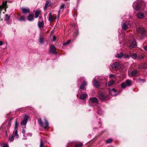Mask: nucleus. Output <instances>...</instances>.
Instances as JSON below:
<instances>
[{"label": "nucleus", "instance_id": "nucleus-1", "mask_svg": "<svg viewBox=\"0 0 147 147\" xmlns=\"http://www.w3.org/2000/svg\"><path fill=\"white\" fill-rule=\"evenodd\" d=\"M145 3L142 1H138L133 4L134 9L136 10L140 11L143 9L145 7Z\"/></svg>", "mask_w": 147, "mask_h": 147}, {"label": "nucleus", "instance_id": "nucleus-2", "mask_svg": "<svg viewBox=\"0 0 147 147\" xmlns=\"http://www.w3.org/2000/svg\"><path fill=\"white\" fill-rule=\"evenodd\" d=\"M99 97L102 101H104L107 100L109 98L107 94L106 93L100 92L98 93Z\"/></svg>", "mask_w": 147, "mask_h": 147}, {"label": "nucleus", "instance_id": "nucleus-3", "mask_svg": "<svg viewBox=\"0 0 147 147\" xmlns=\"http://www.w3.org/2000/svg\"><path fill=\"white\" fill-rule=\"evenodd\" d=\"M45 122L44 124H43L41 118L38 119V121L41 127H43L45 129H47L49 127V123L46 119H45Z\"/></svg>", "mask_w": 147, "mask_h": 147}, {"label": "nucleus", "instance_id": "nucleus-4", "mask_svg": "<svg viewBox=\"0 0 147 147\" xmlns=\"http://www.w3.org/2000/svg\"><path fill=\"white\" fill-rule=\"evenodd\" d=\"M136 31L138 33L141 34L143 38L146 36V30L143 27H140L136 29Z\"/></svg>", "mask_w": 147, "mask_h": 147}, {"label": "nucleus", "instance_id": "nucleus-5", "mask_svg": "<svg viewBox=\"0 0 147 147\" xmlns=\"http://www.w3.org/2000/svg\"><path fill=\"white\" fill-rule=\"evenodd\" d=\"M131 85V81L129 80H127L124 82L122 83L121 84V87L125 88Z\"/></svg>", "mask_w": 147, "mask_h": 147}, {"label": "nucleus", "instance_id": "nucleus-6", "mask_svg": "<svg viewBox=\"0 0 147 147\" xmlns=\"http://www.w3.org/2000/svg\"><path fill=\"white\" fill-rule=\"evenodd\" d=\"M129 25V22L128 21L126 22L125 20H123L121 24V27L123 30H125L128 28Z\"/></svg>", "mask_w": 147, "mask_h": 147}, {"label": "nucleus", "instance_id": "nucleus-7", "mask_svg": "<svg viewBox=\"0 0 147 147\" xmlns=\"http://www.w3.org/2000/svg\"><path fill=\"white\" fill-rule=\"evenodd\" d=\"M56 49L55 46L53 45H51L50 46V51L53 54H57Z\"/></svg>", "mask_w": 147, "mask_h": 147}, {"label": "nucleus", "instance_id": "nucleus-8", "mask_svg": "<svg viewBox=\"0 0 147 147\" xmlns=\"http://www.w3.org/2000/svg\"><path fill=\"white\" fill-rule=\"evenodd\" d=\"M111 67L114 69L117 70L119 68L120 64L118 62H116L112 64Z\"/></svg>", "mask_w": 147, "mask_h": 147}, {"label": "nucleus", "instance_id": "nucleus-9", "mask_svg": "<svg viewBox=\"0 0 147 147\" xmlns=\"http://www.w3.org/2000/svg\"><path fill=\"white\" fill-rule=\"evenodd\" d=\"M56 16L52 15L51 13V12L49 13L48 20L50 22H51L52 21L55 20L56 19Z\"/></svg>", "mask_w": 147, "mask_h": 147}, {"label": "nucleus", "instance_id": "nucleus-10", "mask_svg": "<svg viewBox=\"0 0 147 147\" xmlns=\"http://www.w3.org/2000/svg\"><path fill=\"white\" fill-rule=\"evenodd\" d=\"M98 77H95V79H94L93 82L94 86L96 88H98L100 86V83L98 82L96 80V78H98Z\"/></svg>", "mask_w": 147, "mask_h": 147}, {"label": "nucleus", "instance_id": "nucleus-11", "mask_svg": "<svg viewBox=\"0 0 147 147\" xmlns=\"http://www.w3.org/2000/svg\"><path fill=\"white\" fill-rule=\"evenodd\" d=\"M109 93L112 96L116 95L117 93L118 92L115 88H113L109 90Z\"/></svg>", "mask_w": 147, "mask_h": 147}, {"label": "nucleus", "instance_id": "nucleus-12", "mask_svg": "<svg viewBox=\"0 0 147 147\" xmlns=\"http://www.w3.org/2000/svg\"><path fill=\"white\" fill-rule=\"evenodd\" d=\"M53 4L49 0L47 1L45 5L44 9H46L47 8L49 7H51Z\"/></svg>", "mask_w": 147, "mask_h": 147}, {"label": "nucleus", "instance_id": "nucleus-13", "mask_svg": "<svg viewBox=\"0 0 147 147\" xmlns=\"http://www.w3.org/2000/svg\"><path fill=\"white\" fill-rule=\"evenodd\" d=\"M138 68L139 69H147V64L144 63L139 65L138 66Z\"/></svg>", "mask_w": 147, "mask_h": 147}, {"label": "nucleus", "instance_id": "nucleus-14", "mask_svg": "<svg viewBox=\"0 0 147 147\" xmlns=\"http://www.w3.org/2000/svg\"><path fill=\"white\" fill-rule=\"evenodd\" d=\"M7 1H3L2 2V4L1 5H0V8H4L5 9V11H6V9L7 8Z\"/></svg>", "mask_w": 147, "mask_h": 147}, {"label": "nucleus", "instance_id": "nucleus-15", "mask_svg": "<svg viewBox=\"0 0 147 147\" xmlns=\"http://www.w3.org/2000/svg\"><path fill=\"white\" fill-rule=\"evenodd\" d=\"M90 102L92 103H98V99L95 97H93L90 98L89 99Z\"/></svg>", "mask_w": 147, "mask_h": 147}, {"label": "nucleus", "instance_id": "nucleus-16", "mask_svg": "<svg viewBox=\"0 0 147 147\" xmlns=\"http://www.w3.org/2000/svg\"><path fill=\"white\" fill-rule=\"evenodd\" d=\"M137 43L135 40H134L131 43V44L129 46V48L132 49L137 46Z\"/></svg>", "mask_w": 147, "mask_h": 147}, {"label": "nucleus", "instance_id": "nucleus-17", "mask_svg": "<svg viewBox=\"0 0 147 147\" xmlns=\"http://www.w3.org/2000/svg\"><path fill=\"white\" fill-rule=\"evenodd\" d=\"M144 13L142 12H139L137 13V16L139 19L143 18L144 17Z\"/></svg>", "mask_w": 147, "mask_h": 147}, {"label": "nucleus", "instance_id": "nucleus-18", "mask_svg": "<svg viewBox=\"0 0 147 147\" xmlns=\"http://www.w3.org/2000/svg\"><path fill=\"white\" fill-rule=\"evenodd\" d=\"M131 53H125L123 54V58L125 59H129L131 57Z\"/></svg>", "mask_w": 147, "mask_h": 147}, {"label": "nucleus", "instance_id": "nucleus-19", "mask_svg": "<svg viewBox=\"0 0 147 147\" xmlns=\"http://www.w3.org/2000/svg\"><path fill=\"white\" fill-rule=\"evenodd\" d=\"M23 13L26 14L29 13L30 9L28 7H22V9Z\"/></svg>", "mask_w": 147, "mask_h": 147}, {"label": "nucleus", "instance_id": "nucleus-20", "mask_svg": "<svg viewBox=\"0 0 147 147\" xmlns=\"http://www.w3.org/2000/svg\"><path fill=\"white\" fill-rule=\"evenodd\" d=\"M28 118L26 117L24 119L21 121V125H26L28 119Z\"/></svg>", "mask_w": 147, "mask_h": 147}, {"label": "nucleus", "instance_id": "nucleus-21", "mask_svg": "<svg viewBox=\"0 0 147 147\" xmlns=\"http://www.w3.org/2000/svg\"><path fill=\"white\" fill-rule=\"evenodd\" d=\"M138 72V71L137 70L134 69L131 72L130 74L132 76H137Z\"/></svg>", "mask_w": 147, "mask_h": 147}, {"label": "nucleus", "instance_id": "nucleus-22", "mask_svg": "<svg viewBox=\"0 0 147 147\" xmlns=\"http://www.w3.org/2000/svg\"><path fill=\"white\" fill-rule=\"evenodd\" d=\"M87 84L86 82V81H84L82 83L80 86V88L81 89H84L85 86H86Z\"/></svg>", "mask_w": 147, "mask_h": 147}, {"label": "nucleus", "instance_id": "nucleus-23", "mask_svg": "<svg viewBox=\"0 0 147 147\" xmlns=\"http://www.w3.org/2000/svg\"><path fill=\"white\" fill-rule=\"evenodd\" d=\"M88 96V95L86 94H82L81 95L80 98L82 100H84Z\"/></svg>", "mask_w": 147, "mask_h": 147}, {"label": "nucleus", "instance_id": "nucleus-24", "mask_svg": "<svg viewBox=\"0 0 147 147\" xmlns=\"http://www.w3.org/2000/svg\"><path fill=\"white\" fill-rule=\"evenodd\" d=\"M28 20L31 21H32L34 18V16L33 14H30L28 17Z\"/></svg>", "mask_w": 147, "mask_h": 147}, {"label": "nucleus", "instance_id": "nucleus-25", "mask_svg": "<svg viewBox=\"0 0 147 147\" xmlns=\"http://www.w3.org/2000/svg\"><path fill=\"white\" fill-rule=\"evenodd\" d=\"M18 130H14V131L13 132V134H12L14 137H15L17 138H18L19 137V135L18 133Z\"/></svg>", "mask_w": 147, "mask_h": 147}, {"label": "nucleus", "instance_id": "nucleus-26", "mask_svg": "<svg viewBox=\"0 0 147 147\" xmlns=\"http://www.w3.org/2000/svg\"><path fill=\"white\" fill-rule=\"evenodd\" d=\"M44 25V23L43 21H42L41 22H40L39 21L38 23V27L40 28H42Z\"/></svg>", "mask_w": 147, "mask_h": 147}, {"label": "nucleus", "instance_id": "nucleus-27", "mask_svg": "<svg viewBox=\"0 0 147 147\" xmlns=\"http://www.w3.org/2000/svg\"><path fill=\"white\" fill-rule=\"evenodd\" d=\"M123 54L122 53H120L118 54H117L115 56V57L117 58H121L122 57H123Z\"/></svg>", "mask_w": 147, "mask_h": 147}, {"label": "nucleus", "instance_id": "nucleus-28", "mask_svg": "<svg viewBox=\"0 0 147 147\" xmlns=\"http://www.w3.org/2000/svg\"><path fill=\"white\" fill-rule=\"evenodd\" d=\"M25 17L24 16H21L20 18L18 20L20 22L24 21H25Z\"/></svg>", "mask_w": 147, "mask_h": 147}, {"label": "nucleus", "instance_id": "nucleus-29", "mask_svg": "<svg viewBox=\"0 0 147 147\" xmlns=\"http://www.w3.org/2000/svg\"><path fill=\"white\" fill-rule=\"evenodd\" d=\"M131 57L132 59H135L137 57V54L136 53H131Z\"/></svg>", "mask_w": 147, "mask_h": 147}, {"label": "nucleus", "instance_id": "nucleus-30", "mask_svg": "<svg viewBox=\"0 0 147 147\" xmlns=\"http://www.w3.org/2000/svg\"><path fill=\"white\" fill-rule=\"evenodd\" d=\"M19 124L17 122V121H16L15 123V126L14 127V130H18V127Z\"/></svg>", "mask_w": 147, "mask_h": 147}, {"label": "nucleus", "instance_id": "nucleus-31", "mask_svg": "<svg viewBox=\"0 0 147 147\" xmlns=\"http://www.w3.org/2000/svg\"><path fill=\"white\" fill-rule=\"evenodd\" d=\"M40 14V12L38 10H37L35 12V17L36 18H37L39 15Z\"/></svg>", "mask_w": 147, "mask_h": 147}, {"label": "nucleus", "instance_id": "nucleus-32", "mask_svg": "<svg viewBox=\"0 0 147 147\" xmlns=\"http://www.w3.org/2000/svg\"><path fill=\"white\" fill-rule=\"evenodd\" d=\"M115 83V81L114 80H111L110 81L108 84L109 86H111L113 85Z\"/></svg>", "mask_w": 147, "mask_h": 147}, {"label": "nucleus", "instance_id": "nucleus-33", "mask_svg": "<svg viewBox=\"0 0 147 147\" xmlns=\"http://www.w3.org/2000/svg\"><path fill=\"white\" fill-rule=\"evenodd\" d=\"M65 5L63 4H62L59 7V9L60 10H62V11H63L64 7H65Z\"/></svg>", "mask_w": 147, "mask_h": 147}, {"label": "nucleus", "instance_id": "nucleus-34", "mask_svg": "<svg viewBox=\"0 0 147 147\" xmlns=\"http://www.w3.org/2000/svg\"><path fill=\"white\" fill-rule=\"evenodd\" d=\"M10 16L9 15H8L7 14L6 15L5 18V20L6 21H7L10 18Z\"/></svg>", "mask_w": 147, "mask_h": 147}, {"label": "nucleus", "instance_id": "nucleus-35", "mask_svg": "<svg viewBox=\"0 0 147 147\" xmlns=\"http://www.w3.org/2000/svg\"><path fill=\"white\" fill-rule=\"evenodd\" d=\"M14 137L13 135H11V136L9 137V140L10 142H12L14 140Z\"/></svg>", "mask_w": 147, "mask_h": 147}, {"label": "nucleus", "instance_id": "nucleus-36", "mask_svg": "<svg viewBox=\"0 0 147 147\" xmlns=\"http://www.w3.org/2000/svg\"><path fill=\"white\" fill-rule=\"evenodd\" d=\"M71 41V40H69L66 42H65L63 43V45L64 46L68 44H69V43Z\"/></svg>", "mask_w": 147, "mask_h": 147}, {"label": "nucleus", "instance_id": "nucleus-37", "mask_svg": "<svg viewBox=\"0 0 147 147\" xmlns=\"http://www.w3.org/2000/svg\"><path fill=\"white\" fill-rule=\"evenodd\" d=\"M138 82H145L146 80L144 79H141V78H139L138 80Z\"/></svg>", "mask_w": 147, "mask_h": 147}, {"label": "nucleus", "instance_id": "nucleus-38", "mask_svg": "<svg viewBox=\"0 0 147 147\" xmlns=\"http://www.w3.org/2000/svg\"><path fill=\"white\" fill-rule=\"evenodd\" d=\"M40 147H45L43 142L41 140L40 142Z\"/></svg>", "mask_w": 147, "mask_h": 147}, {"label": "nucleus", "instance_id": "nucleus-39", "mask_svg": "<svg viewBox=\"0 0 147 147\" xmlns=\"http://www.w3.org/2000/svg\"><path fill=\"white\" fill-rule=\"evenodd\" d=\"M112 142V139H109L106 141V143H109L111 142Z\"/></svg>", "mask_w": 147, "mask_h": 147}, {"label": "nucleus", "instance_id": "nucleus-40", "mask_svg": "<svg viewBox=\"0 0 147 147\" xmlns=\"http://www.w3.org/2000/svg\"><path fill=\"white\" fill-rule=\"evenodd\" d=\"M97 113L99 115H101L102 114V110L100 109H98L97 112Z\"/></svg>", "mask_w": 147, "mask_h": 147}, {"label": "nucleus", "instance_id": "nucleus-41", "mask_svg": "<svg viewBox=\"0 0 147 147\" xmlns=\"http://www.w3.org/2000/svg\"><path fill=\"white\" fill-rule=\"evenodd\" d=\"M2 147H9L7 143H4L2 145Z\"/></svg>", "mask_w": 147, "mask_h": 147}, {"label": "nucleus", "instance_id": "nucleus-42", "mask_svg": "<svg viewBox=\"0 0 147 147\" xmlns=\"http://www.w3.org/2000/svg\"><path fill=\"white\" fill-rule=\"evenodd\" d=\"M39 42L41 43H42L43 42L44 40L42 38L40 37L39 39Z\"/></svg>", "mask_w": 147, "mask_h": 147}, {"label": "nucleus", "instance_id": "nucleus-43", "mask_svg": "<svg viewBox=\"0 0 147 147\" xmlns=\"http://www.w3.org/2000/svg\"><path fill=\"white\" fill-rule=\"evenodd\" d=\"M138 58L139 59H142L144 58V57L142 55H140L138 57Z\"/></svg>", "mask_w": 147, "mask_h": 147}, {"label": "nucleus", "instance_id": "nucleus-44", "mask_svg": "<svg viewBox=\"0 0 147 147\" xmlns=\"http://www.w3.org/2000/svg\"><path fill=\"white\" fill-rule=\"evenodd\" d=\"M143 48L145 51H147V46H144Z\"/></svg>", "mask_w": 147, "mask_h": 147}, {"label": "nucleus", "instance_id": "nucleus-45", "mask_svg": "<svg viewBox=\"0 0 147 147\" xmlns=\"http://www.w3.org/2000/svg\"><path fill=\"white\" fill-rule=\"evenodd\" d=\"M22 132L23 133H25V130L24 128H23L22 129Z\"/></svg>", "mask_w": 147, "mask_h": 147}, {"label": "nucleus", "instance_id": "nucleus-46", "mask_svg": "<svg viewBox=\"0 0 147 147\" xmlns=\"http://www.w3.org/2000/svg\"><path fill=\"white\" fill-rule=\"evenodd\" d=\"M56 38L55 36H53V41H54L56 40Z\"/></svg>", "mask_w": 147, "mask_h": 147}, {"label": "nucleus", "instance_id": "nucleus-47", "mask_svg": "<svg viewBox=\"0 0 147 147\" xmlns=\"http://www.w3.org/2000/svg\"><path fill=\"white\" fill-rule=\"evenodd\" d=\"M3 44V42L2 41H0V46H1Z\"/></svg>", "mask_w": 147, "mask_h": 147}, {"label": "nucleus", "instance_id": "nucleus-48", "mask_svg": "<svg viewBox=\"0 0 147 147\" xmlns=\"http://www.w3.org/2000/svg\"><path fill=\"white\" fill-rule=\"evenodd\" d=\"M115 76V75L113 74H111L110 75V77H113V76Z\"/></svg>", "mask_w": 147, "mask_h": 147}, {"label": "nucleus", "instance_id": "nucleus-49", "mask_svg": "<svg viewBox=\"0 0 147 147\" xmlns=\"http://www.w3.org/2000/svg\"><path fill=\"white\" fill-rule=\"evenodd\" d=\"M61 10H60L59 9V11H58V14H59L60 13V12H61Z\"/></svg>", "mask_w": 147, "mask_h": 147}, {"label": "nucleus", "instance_id": "nucleus-50", "mask_svg": "<svg viewBox=\"0 0 147 147\" xmlns=\"http://www.w3.org/2000/svg\"><path fill=\"white\" fill-rule=\"evenodd\" d=\"M39 19H42V18H41V17H39Z\"/></svg>", "mask_w": 147, "mask_h": 147}, {"label": "nucleus", "instance_id": "nucleus-51", "mask_svg": "<svg viewBox=\"0 0 147 147\" xmlns=\"http://www.w3.org/2000/svg\"><path fill=\"white\" fill-rule=\"evenodd\" d=\"M64 1H67L68 0H63Z\"/></svg>", "mask_w": 147, "mask_h": 147}, {"label": "nucleus", "instance_id": "nucleus-52", "mask_svg": "<svg viewBox=\"0 0 147 147\" xmlns=\"http://www.w3.org/2000/svg\"><path fill=\"white\" fill-rule=\"evenodd\" d=\"M100 77H99V79H100Z\"/></svg>", "mask_w": 147, "mask_h": 147}, {"label": "nucleus", "instance_id": "nucleus-53", "mask_svg": "<svg viewBox=\"0 0 147 147\" xmlns=\"http://www.w3.org/2000/svg\"><path fill=\"white\" fill-rule=\"evenodd\" d=\"M130 25H131V24H130ZM129 25H129H128V26Z\"/></svg>", "mask_w": 147, "mask_h": 147}]
</instances>
